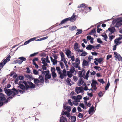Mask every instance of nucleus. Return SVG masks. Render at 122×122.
I'll return each instance as SVG.
<instances>
[{
  "mask_svg": "<svg viewBox=\"0 0 122 122\" xmlns=\"http://www.w3.org/2000/svg\"><path fill=\"white\" fill-rule=\"evenodd\" d=\"M5 96L2 93H0V101L3 102L5 100Z\"/></svg>",
  "mask_w": 122,
  "mask_h": 122,
  "instance_id": "9b49d317",
  "label": "nucleus"
},
{
  "mask_svg": "<svg viewBox=\"0 0 122 122\" xmlns=\"http://www.w3.org/2000/svg\"><path fill=\"white\" fill-rule=\"evenodd\" d=\"M86 5L84 3H83L81 4L80 5H79L78 6V7L81 8V7H85V6H86Z\"/></svg>",
  "mask_w": 122,
  "mask_h": 122,
  "instance_id": "49530a36",
  "label": "nucleus"
},
{
  "mask_svg": "<svg viewBox=\"0 0 122 122\" xmlns=\"http://www.w3.org/2000/svg\"><path fill=\"white\" fill-rule=\"evenodd\" d=\"M66 51L65 53L67 57L68 58H70L72 56L71 55V52L69 49H66L65 50Z\"/></svg>",
  "mask_w": 122,
  "mask_h": 122,
  "instance_id": "9d476101",
  "label": "nucleus"
},
{
  "mask_svg": "<svg viewBox=\"0 0 122 122\" xmlns=\"http://www.w3.org/2000/svg\"><path fill=\"white\" fill-rule=\"evenodd\" d=\"M55 69L54 67H51V73L55 72Z\"/></svg>",
  "mask_w": 122,
  "mask_h": 122,
  "instance_id": "603ef678",
  "label": "nucleus"
},
{
  "mask_svg": "<svg viewBox=\"0 0 122 122\" xmlns=\"http://www.w3.org/2000/svg\"><path fill=\"white\" fill-rule=\"evenodd\" d=\"M94 68L98 71H100L101 70V68L100 67L98 66H95Z\"/></svg>",
  "mask_w": 122,
  "mask_h": 122,
  "instance_id": "4c0bfd02",
  "label": "nucleus"
},
{
  "mask_svg": "<svg viewBox=\"0 0 122 122\" xmlns=\"http://www.w3.org/2000/svg\"><path fill=\"white\" fill-rule=\"evenodd\" d=\"M96 32L95 29H93L91 31L89 32V34L92 35L93 34L95 33Z\"/></svg>",
  "mask_w": 122,
  "mask_h": 122,
  "instance_id": "f704fd0d",
  "label": "nucleus"
},
{
  "mask_svg": "<svg viewBox=\"0 0 122 122\" xmlns=\"http://www.w3.org/2000/svg\"><path fill=\"white\" fill-rule=\"evenodd\" d=\"M28 84L29 85V88H35V85L33 84L31 82L29 81L28 82Z\"/></svg>",
  "mask_w": 122,
  "mask_h": 122,
  "instance_id": "f8f14e48",
  "label": "nucleus"
},
{
  "mask_svg": "<svg viewBox=\"0 0 122 122\" xmlns=\"http://www.w3.org/2000/svg\"><path fill=\"white\" fill-rule=\"evenodd\" d=\"M56 69L57 72L60 75V78L61 79H63L65 77H66L67 76V73H66L67 71H66L65 68L63 70L62 73L61 72V70L60 69V67H56Z\"/></svg>",
  "mask_w": 122,
  "mask_h": 122,
  "instance_id": "f257e3e1",
  "label": "nucleus"
},
{
  "mask_svg": "<svg viewBox=\"0 0 122 122\" xmlns=\"http://www.w3.org/2000/svg\"><path fill=\"white\" fill-rule=\"evenodd\" d=\"M18 59L20 60L17 59L15 60V63H18L20 64L23 61H25L26 60V58L23 57H19Z\"/></svg>",
  "mask_w": 122,
  "mask_h": 122,
  "instance_id": "423d86ee",
  "label": "nucleus"
},
{
  "mask_svg": "<svg viewBox=\"0 0 122 122\" xmlns=\"http://www.w3.org/2000/svg\"><path fill=\"white\" fill-rule=\"evenodd\" d=\"M95 46L89 44L87 46V47H86V49L87 50H91L93 48H95Z\"/></svg>",
  "mask_w": 122,
  "mask_h": 122,
  "instance_id": "4468645a",
  "label": "nucleus"
},
{
  "mask_svg": "<svg viewBox=\"0 0 122 122\" xmlns=\"http://www.w3.org/2000/svg\"><path fill=\"white\" fill-rule=\"evenodd\" d=\"M108 30L111 32V34L115 31L116 30L114 27L109 28Z\"/></svg>",
  "mask_w": 122,
  "mask_h": 122,
  "instance_id": "6ab92c4d",
  "label": "nucleus"
},
{
  "mask_svg": "<svg viewBox=\"0 0 122 122\" xmlns=\"http://www.w3.org/2000/svg\"><path fill=\"white\" fill-rule=\"evenodd\" d=\"M83 92V88L82 87H77L76 88L75 92L77 94L81 92Z\"/></svg>",
  "mask_w": 122,
  "mask_h": 122,
  "instance_id": "1a4fd4ad",
  "label": "nucleus"
},
{
  "mask_svg": "<svg viewBox=\"0 0 122 122\" xmlns=\"http://www.w3.org/2000/svg\"><path fill=\"white\" fill-rule=\"evenodd\" d=\"M89 64L88 62L86 60H84L83 61L82 65L84 66H87L89 65Z\"/></svg>",
  "mask_w": 122,
  "mask_h": 122,
  "instance_id": "412c9836",
  "label": "nucleus"
},
{
  "mask_svg": "<svg viewBox=\"0 0 122 122\" xmlns=\"http://www.w3.org/2000/svg\"><path fill=\"white\" fill-rule=\"evenodd\" d=\"M12 90L13 93V94L15 96L18 94V91L16 89L13 88L12 89Z\"/></svg>",
  "mask_w": 122,
  "mask_h": 122,
  "instance_id": "aec40b11",
  "label": "nucleus"
},
{
  "mask_svg": "<svg viewBox=\"0 0 122 122\" xmlns=\"http://www.w3.org/2000/svg\"><path fill=\"white\" fill-rule=\"evenodd\" d=\"M103 60V59L102 58L100 57L99 58H98V62L99 63H100Z\"/></svg>",
  "mask_w": 122,
  "mask_h": 122,
  "instance_id": "09e8293b",
  "label": "nucleus"
},
{
  "mask_svg": "<svg viewBox=\"0 0 122 122\" xmlns=\"http://www.w3.org/2000/svg\"><path fill=\"white\" fill-rule=\"evenodd\" d=\"M67 75L68 77L69 78H71L72 77L73 75V73L69 71H67Z\"/></svg>",
  "mask_w": 122,
  "mask_h": 122,
  "instance_id": "5701e85b",
  "label": "nucleus"
},
{
  "mask_svg": "<svg viewBox=\"0 0 122 122\" xmlns=\"http://www.w3.org/2000/svg\"><path fill=\"white\" fill-rule=\"evenodd\" d=\"M64 114L68 117H69L70 116V113L67 111H65L64 112Z\"/></svg>",
  "mask_w": 122,
  "mask_h": 122,
  "instance_id": "2f4dec72",
  "label": "nucleus"
},
{
  "mask_svg": "<svg viewBox=\"0 0 122 122\" xmlns=\"http://www.w3.org/2000/svg\"><path fill=\"white\" fill-rule=\"evenodd\" d=\"M41 60L42 61V63L45 65H47V64L46 62V59L44 58H42L41 59Z\"/></svg>",
  "mask_w": 122,
  "mask_h": 122,
  "instance_id": "393cba45",
  "label": "nucleus"
},
{
  "mask_svg": "<svg viewBox=\"0 0 122 122\" xmlns=\"http://www.w3.org/2000/svg\"><path fill=\"white\" fill-rule=\"evenodd\" d=\"M38 54V52L34 53L33 54H32L30 55V56L31 57H33L34 56H35L37 54Z\"/></svg>",
  "mask_w": 122,
  "mask_h": 122,
  "instance_id": "0e129e2a",
  "label": "nucleus"
},
{
  "mask_svg": "<svg viewBox=\"0 0 122 122\" xmlns=\"http://www.w3.org/2000/svg\"><path fill=\"white\" fill-rule=\"evenodd\" d=\"M57 61L56 59H54L52 61V62L53 63V65L56 64L57 63Z\"/></svg>",
  "mask_w": 122,
  "mask_h": 122,
  "instance_id": "5fc2aeb1",
  "label": "nucleus"
},
{
  "mask_svg": "<svg viewBox=\"0 0 122 122\" xmlns=\"http://www.w3.org/2000/svg\"><path fill=\"white\" fill-rule=\"evenodd\" d=\"M33 64L35 65V67L36 68H38L39 66L36 62L33 63Z\"/></svg>",
  "mask_w": 122,
  "mask_h": 122,
  "instance_id": "69168bd1",
  "label": "nucleus"
},
{
  "mask_svg": "<svg viewBox=\"0 0 122 122\" xmlns=\"http://www.w3.org/2000/svg\"><path fill=\"white\" fill-rule=\"evenodd\" d=\"M97 41L99 43L102 44L103 43V42L102 41H101L100 38L97 39Z\"/></svg>",
  "mask_w": 122,
  "mask_h": 122,
  "instance_id": "6e6d98bb",
  "label": "nucleus"
},
{
  "mask_svg": "<svg viewBox=\"0 0 122 122\" xmlns=\"http://www.w3.org/2000/svg\"><path fill=\"white\" fill-rule=\"evenodd\" d=\"M76 16L75 15V13H74L72 16L71 17H68L63 20L59 24V25L60 26L62 24L65 23L69 20L71 22H74L76 20Z\"/></svg>",
  "mask_w": 122,
  "mask_h": 122,
  "instance_id": "f03ea898",
  "label": "nucleus"
},
{
  "mask_svg": "<svg viewBox=\"0 0 122 122\" xmlns=\"http://www.w3.org/2000/svg\"><path fill=\"white\" fill-rule=\"evenodd\" d=\"M115 37L114 36L112 35L109 36V39L110 41H112Z\"/></svg>",
  "mask_w": 122,
  "mask_h": 122,
  "instance_id": "4d7b16f0",
  "label": "nucleus"
},
{
  "mask_svg": "<svg viewBox=\"0 0 122 122\" xmlns=\"http://www.w3.org/2000/svg\"><path fill=\"white\" fill-rule=\"evenodd\" d=\"M12 90L7 89L6 87L4 88V91L5 93L8 96H10L12 94L13 92Z\"/></svg>",
  "mask_w": 122,
  "mask_h": 122,
  "instance_id": "0eeeda50",
  "label": "nucleus"
},
{
  "mask_svg": "<svg viewBox=\"0 0 122 122\" xmlns=\"http://www.w3.org/2000/svg\"><path fill=\"white\" fill-rule=\"evenodd\" d=\"M69 29L71 31H73L77 28V27L76 26H71L69 27Z\"/></svg>",
  "mask_w": 122,
  "mask_h": 122,
  "instance_id": "a878e982",
  "label": "nucleus"
},
{
  "mask_svg": "<svg viewBox=\"0 0 122 122\" xmlns=\"http://www.w3.org/2000/svg\"><path fill=\"white\" fill-rule=\"evenodd\" d=\"M122 25V23H120L117 22L116 23V26L117 27H119L120 26H121Z\"/></svg>",
  "mask_w": 122,
  "mask_h": 122,
  "instance_id": "72a5a7b5",
  "label": "nucleus"
},
{
  "mask_svg": "<svg viewBox=\"0 0 122 122\" xmlns=\"http://www.w3.org/2000/svg\"><path fill=\"white\" fill-rule=\"evenodd\" d=\"M94 110V107L93 106H92V107L90 108L89 111V113L90 114L92 112H93Z\"/></svg>",
  "mask_w": 122,
  "mask_h": 122,
  "instance_id": "4be33fe9",
  "label": "nucleus"
},
{
  "mask_svg": "<svg viewBox=\"0 0 122 122\" xmlns=\"http://www.w3.org/2000/svg\"><path fill=\"white\" fill-rule=\"evenodd\" d=\"M88 7H87V5H86V6H85L84 7V10H82V11H85L84 10H85L86 11L88 9Z\"/></svg>",
  "mask_w": 122,
  "mask_h": 122,
  "instance_id": "e2e57ef3",
  "label": "nucleus"
},
{
  "mask_svg": "<svg viewBox=\"0 0 122 122\" xmlns=\"http://www.w3.org/2000/svg\"><path fill=\"white\" fill-rule=\"evenodd\" d=\"M59 63L60 66L62 69L65 68L64 64L63 62H60Z\"/></svg>",
  "mask_w": 122,
  "mask_h": 122,
  "instance_id": "c03bdc74",
  "label": "nucleus"
},
{
  "mask_svg": "<svg viewBox=\"0 0 122 122\" xmlns=\"http://www.w3.org/2000/svg\"><path fill=\"white\" fill-rule=\"evenodd\" d=\"M84 82V81L82 79L81 77H80L79 80L78 81L77 84L78 86H81L83 84Z\"/></svg>",
  "mask_w": 122,
  "mask_h": 122,
  "instance_id": "dca6fc26",
  "label": "nucleus"
},
{
  "mask_svg": "<svg viewBox=\"0 0 122 122\" xmlns=\"http://www.w3.org/2000/svg\"><path fill=\"white\" fill-rule=\"evenodd\" d=\"M98 81L100 83L102 84H103L105 83L103 79H98Z\"/></svg>",
  "mask_w": 122,
  "mask_h": 122,
  "instance_id": "de8ad7c7",
  "label": "nucleus"
},
{
  "mask_svg": "<svg viewBox=\"0 0 122 122\" xmlns=\"http://www.w3.org/2000/svg\"><path fill=\"white\" fill-rule=\"evenodd\" d=\"M78 44L77 42H75L74 44V47L75 50L77 51L79 49V47H78Z\"/></svg>",
  "mask_w": 122,
  "mask_h": 122,
  "instance_id": "a211bd4d",
  "label": "nucleus"
},
{
  "mask_svg": "<svg viewBox=\"0 0 122 122\" xmlns=\"http://www.w3.org/2000/svg\"><path fill=\"white\" fill-rule=\"evenodd\" d=\"M41 75L43 77L45 76V78L48 79H50L51 77V74L49 73V70L42 71V75Z\"/></svg>",
  "mask_w": 122,
  "mask_h": 122,
  "instance_id": "39448f33",
  "label": "nucleus"
},
{
  "mask_svg": "<svg viewBox=\"0 0 122 122\" xmlns=\"http://www.w3.org/2000/svg\"><path fill=\"white\" fill-rule=\"evenodd\" d=\"M11 57L10 55H8L6 59L3 60L0 63V70H1L3 68L4 66L10 61Z\"/></svg>",
  "mask_w": 122,
  "mask_h": 122,
  "instance_id": "7ed1b4c3",
  "label": "nucleus"
},
{
  "mask_svg": "<svg viewBox=\"0 0 122 122\" xmlns=\"http://www.w3.org/2000/svg\"><path fill=\"white\" fill-rule=\"evenodd\" d=\"M10 100V99L9 98H7V99H6L5 98V100L4 101V103L5 104H6Z\"/></svg>",
  "mask_w": 122,
  "mask_h": 122,
  "instance_id": "58836bf2",
  "label": "nucleus"
},
{
  "mask_svg": "<svg viewBox=\"0 0 122 122\" xmlns=\"http://www.w3.org/2000/svg\"><path fill=\"white\" fill-rule=\"evenodd\" d=\"M33 72L34 74L36 75H37L38 73V71L34 69L33 70Z\"/></svg>",
  "mask_w": 122,
  "mask_h": 122,
  "instance_id": "a18cd8bd",
  "label": "nucleus"
},
{
  "mask_svg": "<svg viewBox=\"0 0 122 122\" xmlns=\"http://www.w3.org/2000/svg\"><path fill=\"white\" fill-rule=\"evenodd\" d=\"M36 39L35 38H32L30 39H29V40L25 42L24 43V45H26L28 44L30 42L33 41L34 40H35Z\"/></svg>",
  "mask_w": 122,
  "mask_h": 122,
  "instance_id": "ddd939ff",
  "label": "nucleus"
},
{
  "mask_svg": "<svg viewBox=\"0 0 122 122\" xmlns=\"http://www.w3.org/2000/svg\"><path fill=\"white\" fill-rule=\"evenodd\" d=\"M67 118L66 117H64L62 116L60 117V122H67Z\"/></svg>",
  "mask_w": 122,
  "mask_h": 122,
  "instance_id": "2eb2a0df",
  "label": "nucleus"
},
{
  "mask_svg": "<svg viewBox=\"0 0 122 122\" xmlns=\"http://www.w3.org/2000/svg\"><path fill=\"white\" fill-rule=\"evenodd\" d=\"M71 81V80L69 78H67L66 80L67 82L70 86H71V84L70 82Z\"/></svg>",
  "mask_w": 122,
  "mask_h": 122,
  "instance_id": "7c9ffc66",
  "label": "nucleus"
},
{
  "mask_svg": "<svg viewBox=\"0 0 122 122\" xmlns=\"http://www.w3.org/2000/svg\"><path fill=\"white\" fill-rule=\"evenodd\" d=\"M79 105L80 106L83 108V109H86V108L85 107L83 103H80Z\"/></svg>",
  "mask_w": 122,
  "mask_h": 122,
  "instance_id": "a19ab883",
  "label": "nucleus"
},
{
  "mask_svg": "<svg viewBox=\"0 0 122 122\" xmlns=\"http://www.w3.org/2000/svg\"><path fill=\"white\" fill-rule=\"evenodd\" d=\"M117 39H115L114 40V42L116 43V45H117L120 44L121 43V42L119 41Z\"/></svg>",
  "mask_w": 122,
  "mask_h": 122,
  "instance_id": "c9c22d12",
  "label": "nucleus"
},
{
  "mask_svg": "<svg viewBox=\"0 0 122 122\" xmlns=\"http://www.w3.org/2000/svg\"><path fill=\"white\" fill-rule=\"evenodd\" d=\"M60 54L61 56V58L65 57V55L63 52H60Z\"/></svg>",
  "mask_w": 122,
  "mask_h": 122,
  "instance_id": "37998d69",
  "label": "nucleus"
},
{
  "mask_svg": "<svg viewBox=\"0 0 122 122\" xmlns=\"http://www.w3.org/2000/svg\"><path fill=\"white\" fill-rule=\"evenodd\" d=\"M112 56L111 55H108L107 56L106 59L107 60H108L110 58L112 57Z\"/></svg>",
  "mask_w": 122,
  "mask_h": 122,
  "instance_id": "680f3d73",
  "label": "nucleus"
},
{
  "mask_svg": "<svg viewBox=\"0 0 122 122\" xmlns=\"http://www.w3.org/2000/svg\"><path fill=\"white\" fill-rule=\"evenodd\" d=\"M39 78H40V80L37 78H35L34 80V83L36 85H38V83H39L40 82L41 83H43L44 82V80L43 77L42 75H40L39 76Z\"/></svg>",
  "mask_w": 122,
  "mask_h": 122,
  "instance_id": "20e7f679",
  "label": "nucleus"
},
{
  "mask_svg": "<svg viewBox=\"0 0 122 122\" xmlns=\"http://www.w3.org/2000/svg\"><path fill=\"white\" fill-rule=\"evenodd\" d=\"M114 53L115 55V57L118 60L120 61H122V57L119 54L116 52H114Z\"/></svg>",
  "mask_w": 122,
  "mask_h": 122,
  "instance_id": "6e6552de",
  "label": "nucleus"
},
{
  "mask_svg": "<svg viewBox=\"0 0 122 122\" xmlns=\"http://www.w3.org/2000/svg\"><path fill=\"white\" fill-rule=\"evenodd\" d=\"M87 53L85 51H83L82 53L81 54V56H84L87 55Z\"/></svg>",
  "mask_w": 122,
  "mask_h": 122,
  "instance_id": "79ce46f5",
  "label": "nucleus"
},
{
  "mask_svg": "<svg viewBox=\"0 0 122 122\" xmlns=\"http://www.w3.org/2000/svg\"><path fill=\"white\" fill-rule=\"evenodd\" d=\"M51 75L53 78H55L57 76V74L55 72L51 73Z\"/></svg>",
  "mask_w": 122,
  "mask_h": 122,
  "instance_id": "8fccbe9b",
  "label": "nucleus"
},
{
  "mask_svg": "<svg viewBox=\"0 0 122 122\" xmlns=\"http://www.w3.org/2000/svg\"><path fill=\"white\" fill-rule=\"evenodd\" d=\"M75 66L77 68H78V69L79 70L81 69L80 66L79 65V64H78V63H77L76 64Z\"/></svg>",
  "mask_w": 122,
  "mask_h": 122,
  "instance_id": "13d9d810",
  "label": "nucleus"
},
{
  "mask_svg": "<svg viewBox=\"0 0 122 122\" xmlns=\"http://www.w3.org/2000/svg\"><path fill=\"white\" fill-rule=\"evenodd\" d=\"M75 70L74 67L73 66H71L70 69V71H69L71 72L72 73H74Z\"/></svg>",
  "mask_w": 122,
  "mask_h": 122,
  "instance_id": "c85d7f7f",
  "label": "nucleus"
},
{
  "mask_svg": "<svg viewBox=\"0 0 122 122\" xmlns=\"http://www.w3.org/2000/svg\"><path fill=\"white\" fill-rule=\"evenodd\" d=\"M71 99H69L68 100V102L69 104L71 106L73 105L72 103L71 102Z\"/></svg>",
  "mask_w": 122,
  "mask_h": 122,
  "instance_id": "864d4df0",
  "label": "nucleus"
},
{
  "mask_svg": "<svg viewBox=\"0 0 122 122\" xmlns=\"http://www.w3.org/2000/svg\"><path fill=\"white\" fill-rule=\"evenodd\" d=\"M87 40H90L91 43H93L94 42L93 40L94 38L93 37H92L91 36H88L87 37Z\"/></svg>",
  "mask_w": 122,
  "mask_h": 122,
  "instance_id": "f3484780",
  "label": "nucleus"
},
{
  "mask_svg": "<svg viewBox=\"0 0 122 122\" xmlns=\"http://www.w3.org/2000/svg\"><path fill=\"white\" fill-rule=\"evenodd\" d=\"M89 77V74L88 73H86L84 79L87 80Z\"/></svg>",
  "mask_w": 122,
  "mask_h": 122,
  "instance_id": "774afa93",
  "label": "nucleus"
},
{
  "mask_svg": "<svg viewBox=\"0 0 122 122\" xmlns=\"http://www.w3.org/2000/svg\"><path fill=\"white\" fill-rule=\"evenodd\" d=\"M64 107L67 109L68 112L70 111L71 109V108L69 106H67L66 107V106H64Z\"/></svg>",
  "mask_w": 122,
  "mask_h": 122,
  "instance_id": "bb28decb",
  "label": "nucleus"
},
{
  "mask_svg": "<svg viewBox=\"0 0 122 122\" xmlns=\"http://www.w3.org/2000/svg\"><path fill=\"white\" fill-rule=\"evenodd\" d=\"M47 65H44L42 66V69H43V70H47V67L46 66Z\"/></svg>",
  "mask_w": 122,
  "mask_h": 122,
  "instance_id": "3c124183",
  "label": "nucleus"
},
{
  "mask_svg": "<svg viewBox=\"0 0 122 122\" xmlns=\"http://www.w3.org/2000/svg\"><path fill=\"white\" fill-rule=\"evenodd\" d=\"M19 87L23 90H25V86L23 85L22 84H19Z\"/></svg>",
  "mask_w": 122,
  "mask_h": 122,
  "instance_id": "b1692460",
  "label": "nucleus"
},
{
  "mask_svg": "<svg viewBox=\"0 0 122 122\" xmlns=\"http://www.w3.org/2000/svg\"><path fill=\"white\" fill-rule=\"evenodd\" d=\"M20 80V78L19 77V76H18L17 77V78H16L15 81V83H17L18 82V81L19 80Z\"/></svg>",
  "mask_w": 122,
  "mask_h": 122,
  "instance_id": "bf43d9fd",
  "label": "nucleus"
},
{
  "mask_svg": "<svg viewBox=\"0 0 122 122\" xmlns=\"http://www.w3.org/2000/svg\"><path fill=\"white\" fill-rule=\"evenodd\" d=\"M78 117L79 118H82L83 117V115L81 113H79Z\"/></svg>",
  "mask_w": 122,
  "mask_h": 122,
  "instance_id": "052dcab7",
  "label": "nucleus"
},
{
  "mask_svg": "<svg viewBox=\"0 0 122 122\" xmlns=\"http://www.w3.org/2000/svg\"><path fill=\"white\" fill-rule=\"evenodd\" d=\"M61 61H63L64 63L65 64H66L67 63V61L65 59V57L61 58Z\"/></svg>",
  "mask_w": 122,
  "mask_h": 122,
  "instance_id": "473e14b6",
  "label": "nucleus"
},
{
  "mask_svg": "<svg viewBox=\"0 0 122 122\" xmlns=\"http://www.w3.org/2000/svg\"><path fill=\"white\" fill-rule=\"evenodd\" d=\"M72 98L75 99L76 102H79L80 101V99L75 96H73L72 97Z\"/></svg>",
  "mask_w": 122,
  "mask_h": 122,
  "instance_id": "c756f323",
  "label": "nucleus"
},
{
  "mask_svg": "<svg viewBox=\"0 0 122 122\" xmlns=\"http://www.w3.org/2000/svg\"><path fill=\"white\" fill-rule=\"evenodd\" d=\"M101 36L103 37H104L105 39H107V36L106 34H105V35H103L102 34Z\"/></svg>",
  "mask_w": 122,
  "mask_h": 122,
  "instance_id": "338daca9",
  "label": "nucleus"
},
{
  "mask_svg": "<svg viewBox=\"0 0 122 122\" xmlns=\"http://www.w3.org/2000/svg\"><path fill=\"white\" fill-rule=\"evenodd\" d=\"M78 32L76 34V35H78L82 33V30L81 29H78L77 30Z\"/></svg>",
  "mask_w": 122,
  "mask_h": 122,
  "instance_id": "cd10ccee",
  "label": "nucleus"
},
{
  "mask_svg": "<svg viewBox=\"0 0 122 122\" xmlns=\"http://www.w3.org/2000/svg\"><path fill=\"white\" fill-rule=\"evenodd\" d=\"M108 83L107 84V85L105 87V89L106 90H107L108 89L109 86L110 85V83H109V81H108Z\"/></svg>",
  "mask_w": 122,
  "mask_h": 122,
  "instance_id": "ea45409f",
  "label": "nucleus"
},
{
  "mask_svg": "<svg viewBox=\"0 0 122 122\" xmlns=\"http://www.w3.org/2000/svg\"><path fill=\"white\" fill-rule=\"evenodd\" d=\"M23 83L25 84V86L26 88L28 89V88L29 85H28V83L26 82V81H24Z\"/></svg>",
  "mask_w": 122,
  "mask_h": 122,
  "instance_id": "e433bc0d",
  "label": "nucleus"
}]
</instances>
